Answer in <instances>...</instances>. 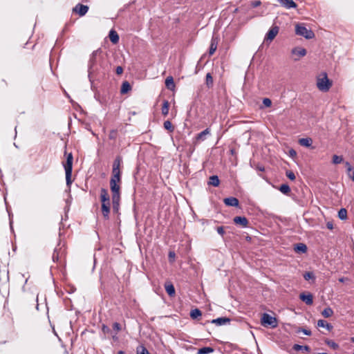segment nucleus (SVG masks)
<instances>
[{
	"instance_id": "f257e3e1",
	"label": "nucleus",
	"mask_w": 354,
	"mask_h": 354,
	"mask_svg": "<svg viewBox=\"0 0 354 354\" xmlns=\"http://www.w3.org/2000/svg\"><path fill=\"white\" fill-rule=\"evenodd\" d=\"M109 70V63L101 49L94 50L90 55L88 63V77L91 84L93 76L104 77Z\"/></svg>"
},
{
	"instance_id": "f03ea898",
	"label": "nucleus",
	"mask_w": 354,
	"mask_h": 354,
	"mask_svg": "<svg viewBox=\"0 0 354 354\" xmlns=\"http://www.w3.org/2000/svg\"><path fill=\"white\" fill-rule=\"evenodd\" d=\"M122 163V159L120 156H117L113 163L112 175L110 182L118 183L121 184V175L120 167Z\"/></svg>"
},
{
	"instance_id": "7ed1b4c3",
	"label": "nucleus",
	"mask_w": 354,
	"mask_h": 354,
	"mask_svg": "<svg viewBox=\"0 0 354 354\" xmlns=\"http://www.w3.org/2000/svg\"><path fill=\"white\" fill-rule=\"evenodd\" d=\"M73 155L71 153H68L66 158V162L64 165V167L65 169V174H66V185L70 189L71 185L72 183L71 181V175H72V171H73Z\"/></svg>"
},
{
	"instance_id": "20e7f679",
	"label": "nucleus",
	"mask_w": 354,
	"mask_h": 354,
	"mask_svg": "<svg viewBox=\"0 0 354 354\" xmlns=\"http://www.w3.org/2000/svg\"><path fill=\"white\" fill-rule=\"evenodd\" d=\"M332 86V82L328 78L326 73H323L322 77L317 78V86L319 91L326 92Z\"/></svg>"
},
{
	"instance_id": "39448f33",
	"label": "nucleus",
	"mask_w": 354,
	"mask_h": 354,
	"mask_svg": "<svg viewBox=\"0 0 354 354\" xmlns=\"http://www.w3.org/2000/svg\"><path fill=\"white\" fill-rule=\"evenodd\" d=\"M296 34L305 37L306 39H312L315 37L313 30L307 29L306 27L301 24H297L295 27Z\"/></svg>"
},
{
	"instance_id": "423d86ee",
	"label": "nucleus",
	"mask_w": 354,
	"mask_h": 354,
	"mask_svg": "<svg viewBox=\"0 0 354 354\" xmlns=\"http://www.w3.org/2000/svg\"><path fill=\"white\" fill-rule=\"evenodd\" d=\"M261 323L264 326H270L272 328H274L277 325L276 318L268 313H263L261 318Z\"/></svg>"
},
{
	"instance_id": "0eeeda50",
	"label": "nucleus",
	"mask_w": 354,
	"mask_h": 354,
	"mask_svg": "<svg viewBox=\"0 0 354 354\" xmlns=\"http://www.w3.org/2000/svg\"><path fill=\"white\" fill-rule=\"evenodd\" d=\"M110 188L113 198L120 197V183L110 182Z\"/></svg>"
},
{
	"instance_id": "6e6552de",
	"label": "nucleus",
	"mask_w": 354,
	"mask_h": 354,
	"mask_svg": "<svg viewBox=\"0 0 354 354\" xmlns=\"http://www.w3.org/2000/svg\"><path fill=\"white\" fill-rule=\"evenodd\" d=\"M88 10V6L82 3H77L73 8V12L77 13L81 17L85 15Z\"/></svg>"
},
{
	"instance_id": "1a4fd4ad",
	"label": "nucleus",
	"mask_w": 354,
	"mask_h": 354,
	"mask_svg": "<svg viewBox=\"0 0 354 354\" xmlns=\"http://www.w3.org/2000/svg\"><path fill=\"white\" fill-rule=\"evenodd\" d=\"M100 201L102 204H110V196L105 188L100 189Z\"/></svg>"
},
{
	"instance_id": "9d476101",
	"label": "nucleus",
	"mask_w": 354,
	"mask_h": 354,
	"mask_svg": "<svg viewBox=\"0 0 354 354\" xmlns=\"http://www.w3.org/2000/svg\"><path fill=\"white\" fill-rule=\"evenodd\" d=\"M279 27L273 26L267 32L265 39L272 41L278 34Z\"/></svg>"
},
{
	"instance_id": "9b49d317",
	"label": "nucleus",
	"mask_w": 354,
	"mask_h": 354,
	"mask_svg": "<svg viewBox=\"0 0 354 354\" xmlns=\"http://www.w3.org/2000/svg\"><path fill=\"white\" fill-rule=\"evenodd\" d=\"M299 299L307 305H312L313 303V297L311 294H305L302 292L299 295Z\"/></svg>"
},
{
	"instance_id": "f8f14e48",
	"label": "nucleus",
	"mask_w": 354,
	"mask_h": 354,
	"mask_svg": "<svg viewBox=\"0 0 354 354\" xmlns=\"http://www.w3.org/2000/svg\"><path fill=\"white\" fill-rule=\"evenodd\" d=\"M223 201L225 205L230 207H238L239 204V200L232 196L225 198Z\"/></svg>"
},
{
	"instance_id": "ddd939ff",
	"label": "nucleus",
	"mask_w": 354,
	"mask_h": 354,
	"mask_svg": "<svg viewBox=\"0 0 354 354\" xmlns=\"http://www.w3.org/2000/svg\"><path fill=\"white\" fill-rule=\"evenodd\" d=\"M279 3L287 9L295 8L297 7L296 3L293 0H278Z\"/></svg>"
},
{
	"instance_id": "4468645a",
	"label": "nucleus",
	"mask_w": 354,
	"mask_h": 354,
	"mask_svg": "<svg viewBox=\"0 0 354 354\" xmlns=\"http://www.w3.org/2000/svg\"><path fill=\"white\" fill-rule=\"evenodd\" d=\"M233 221L235 224L240 225L243 227H247L248 224V221L245 216H236Z\"/></svg>"
},
{
	"instance_id": "2eb2a0df",
	"label": "nucleus",
	"mask_w": 354,
	"mask_h": 354,
	"mask_svg": "<svg viewBox=\"0 0 354 354\" xmlns=\"http://www.w3.org/2000/svg\"><path fill=\"white\" fill-rule=\"evenodd\" d=\"M230 322V319L225 317H218L211 321V323L216 324L218 326H223Z\"/></svg>"
},
{
	"instance_id": "dca6fc26",
	"label": "nucleus",
	"mask_w": 354,
	"mask_h": 354,
	"mask_svg": "<svg viewBox=\"0 0 354 354\" xmlns=\"http://www.w3.org/2000/svg\"><path fill=\"white\" fill-rule=\"evenodd\" d=\"M210 134V130L209 128L205 129L201 133H198L196 136V142H202L206 139V136Z\"/></svg>"
},
{
	"instance_id": "f3484780",
	"label": "nucleus",
	"mask_w": 354,
	"mask_h": 354,
	"mask_svg": "<svg viewBox=\"0 0 354 354\" xmlns=\"http://www.w3.org/2000/svg\"><path fill=\"white\" fill-rule=\"evenodd\" d=\"M307 246L303 243H299L295 245L294 250L297 253H306L307 252Z\"/></svg>"
},
{
	"instance_id": "a211bd4d",
	"label": "nucleus",
	"mask_w": 354,
	"mask_h": 354,
	"mask_svg": "<svg viewBox=\"0 0 354 354\" xmlns=\"http://www.w3.org/2000/svg\"><path fill=\"white\" fill-rule=\"evenodd\" d=\"M165 288L169 296L172 297L175 295V288L171 282L165 283Z\"/></svg>"
},
{
	"instance_id": "6ab92c4d",
	"label": "nucleus",
	"mask_w": 354,
	"mask_h": 354,
	"mask_svg": "<svg viewBox=\"0 0 354 354\" xmlns=\"http://www.w3.org/2000/svg\"><path fill=\"white\" fill-rule=\"evenodd\" d=\"M292 53L293 55H297L299 57H304L306 55V50L301 47H296L292 49Z\"/></svg>"
},
{
	"instance_id": "aec40b11",
	"label": "nucleus",
	"mask_w": 354,
	"mask_h": 354,
	"mask_svg": "<svg viewBox=\"0 0 354 354\" xmlns=\"http://www.w3.org/2000/svg\"><path fill=\"white\" fill-rule=\"evenodd\" d=\"M102 213L106 220L109 218L110 204H102Z\"/></svg>"
},
{
	"instance_id": "412c9836",
	"label": "nucleus",
	"mask_w": 354,
	"mask_h": 354,
	"mask_svg": "<svg viewBox=\"0 0 354 354\" xmlns=\"http://www.w3.org/2000/svg\"><path fill=\"white\" fill-rule=\"evenodd\" d=\"M109 37L111 41L114 44H117L119 41V39H120L119 35L117 33V32L114 30H111L109 32Z\"/></svg>"
},
{
	"instance_id": "4be33fe9",
	"label": "nucleus",
	"mask_w": 354,
	"mask_h": 354,
	"mask_svg": "<svg viewBox=\"0 0 354 354\" xmlns=\"http://www.w3.org/2000/svg\"><path fill=\"white\" fill-rule=\"evenodd\" d=\"M165 86L170 91H173L174 89L175 84H174V78L171 76H169L166 78Z\"/></svg>"
},
{
	"instance_id": "5701e85b",
	"label": "nucleus",
	"mask_w": 354,
	"mask_h": 354,
	"mask_svg": "<svg viewBox=\"0 0 354 354\" xmlns=\"http://www.w3.org/2000/svg\"><path fill=\"white\" fill-rule=\"evenodd\" d=\"M317 326L326 328L328 331H330L333 328V326L330 324L327 323V322L324 319L318 320Z\"/></svg>"
},
{
	"instance_id": "b1692460",
	"label": "nucleus",
	"mask_w": 354,
	"mask_h": 354,
	"mask_svg": "<svg viewBox=\"0 0 354 354\" xmlns=\"http://www.w3.org/2000/svg\"><path fill=\"white\" fill-rule=\"evenodd\" d=\"M219 183H220V180H219L218 176L213 175L209 177V181H208V185H212L214 187H218L219 185Z\"/></svg>"
},
{
	"instance_id": "393cba45",
	"label": "nucleus",
	"mask_w": 354,
	"mask_h": 354,
	"mask_svg": "<svg viewBox=\"0 0 354 354\" xmlns=\"http://www.w3.org/2000/svg\"><path fill=\"white\" fill-rule=\"evenodd\" d=\"M299 143L301 146L310 147L312 145L313 140L310 138H303L299 140Z\"/></svg>"
},
{
	"instance_id": "a878e982",
	"label": "nucleus",
	"mask_w": 354,
	"mask_h": 354,
	"mask_svg": "<svg viewBox=\"0 0 354 354\" xmlns=\"http://www.w3.org/2000/svg\"><path fill=\"white\" fill-rule=\"evenodd\" d=\"M131 89V86L130 84L127 81H124L121 86L120 93L122 94H125L127 93Z\"/></svg>"
},
{
	"instance_id": "bb28decb",
	"label": "nucleus",
	"mask_w": 354,
	"mask_h": 354,
	"mask_svg": "<svg viewBox=\"0 0 354 354\" xmlns=\"http://www.w3.org/2000/svg\"><path fill=\"white\" fill-rule=\"evenodd\" d=\"M216 48H217V41H216V39L214 37H212V39L211 40V44L209 46V54L210 55H213L214 53V52L216 51Z\"/></svg>"
},
{
	"instance_id": "cd10ccee",
	"label": "nucleus",
	"mask_w": 354,
	"mask_h": 354,
	"mask_svg": "<svg viewBox=\"0 0 354 354\" xmlns=\"http://www.w3.org/2000/svg\"><path fill=\"white\" fill-rule=\"evenodd\" d=\"M169 103L167 100H164L162 106V114L167 116L169 113Z\"/></svg>"
},
{
	"instance_id": "c85d7f7f",
	"label": "nucleus",
	"mask_w": 354,
	"mask_h": 354,
	"mask_svg": "<svg viewBox=\"0 0 354 354\" xmlns=\"http://www.w3.org/2000/svg\"><path fill=\"white\" fill-rule=\"evenodd\" d=\"M279 190L283 194L288 195L290 192V187L288 184H282Z\"/></svg>"
},
{
	"instance_id": "c756f323",
	"label": "nucleus",
	"mask_w": 354,
	"mask_h": 354,
	"mask_svg": "<svg viewBox=\"0 0 354 354\" xmlns=\"http://www.w3.org/2000/svg\"><path fill=\"white\" fill-rule=\"evenodd\" d=\"M214 352V348L212 347H203L198 349L197 354H209Z\"/></svg>"
},
{
	"instance_id": "7c9ffc66",
	"label": "nucleus",
	"mask_w": 354,
	"mask_h": 354,
	"mask_svg": "<svg viewBox=\"0 0 354 354\" xmlns=\"http://www.w3.org/2000/svg\"><path fill=\"white\" fill-rule=\"evenodd\" d=\"M322 315L326 318L330 317L333 315V310L330 307L325 308L322 312Z\"/></svg>"
},
{
	"instance_id": "2f4dec72",
	"label": "nucleus",
	"mask_w": 354,
	"mask_h": 354,
	"mask_svg": "<svg viewBox=\"0 0 354 354\" xmlns=\"http://www.w3.org/2000/svg\"><path fill=\"white\" fill-rule=\"evenodd\" d=\"M202 315L201 311L198 308H195L191 310L190 317L193 319H197Z\"/></svg>"
},
{
	"instance_id": "473e14b6",
	"label": "nucleus",
	"mask_w": 354,
	"mask_h": 354,
	"mask_svg": "<svg viewBox=\"0 0 354 354\" xmlns=\"http://www.w3.org/2000/svg\"><path fill=\"white\" fill-rule=\"evenodd\" d=\"M120 197H116V198L112 197L113 209L117 212L119 209Z\"/></svg>"
},
{
	"instance_id": "72a5a7b5",
	"label": "nucleus",
	"mask_w": 354,
	"mask_h": 354,
	"mask_svg": "<svg viewBox=\"0 0 354 354\" xmlns=\"http://www.w3.org/2000/svg\"><path fill=\"white\" fill-rule=\"evenodd\" d=\"M338 217L340 220H346L347 218V211L345 208H341L339 210Z\"/></svg>"
},
{
	"instance_id": "f704fd0d",
	"label": "nucleus",
	"mask_w": 354,
	"mask_h": 354,
	"mask_svg": "<svg viewBox=\"0 0 354 354\" xmlns=\"http://www.w3.org/2000/svg\"><path fill=\"white\" fill-rule=\"evenodd\" d=\"M164 128L168 130L170 132H173L174 131V127H173L171 122L169 120H166L164 122Z\"/></svg>"
},
{
	"instance_id": "c9c22d12",
	"label": "nucleus",
	"mask_w": 354,
	"mask_h": 354,
	"mask_svg": "<svg viewBox=\"0 0 354 354\" xmlns=\"http://www.w3.org/2000/svg\"><path fill=\"white\" fill-rule=\"evenodd\" d=\"M293 349L295 351H301V350H304L306 351H310V348L308 346H301L299 344H295L293 346Z\"/></svg>"
},
{
	"instance_id": "e433bc0d",
	"label": "nucleus",
	"mask_w": 354,
	"mask_h": 354,
	"mask_svg": "<svg viewBox=\"0 0 354 354\" xmlns=\"http://www.w3.org/2000/svg\"><path fill=\"white\" fill-rule=\"evenodd\" d=\"M304 278L306 281H308L310 279H313V280L315 279V274L312 272H305L304 274Z\"/></svg>"
},
{
	"instance_id": "4c0bfd02",
	"label": "nucleus",
	"mask_w": 354,
	"mask_h": 354,
	"mask_svg": "<svg viewBox=\"0 0 354 354\" xmlns=\"http://www.w3.org/2000/svg\"><path fill=\"white\" fill-rule=\"evenodd\" d=\"M206 84L208 87H210L213 84V78L209 73L206 75Z\"/></svg>"
},
{
	"instance_id": "58836bf2",
	"label": "nucleus",
	"mask_w": 354,
	"mask_h": 354,
	"mask_svg": "<svg viewBox=\"0 0 354 354\" xmlns=\"http://www.w3.org/2000/svg\"><path fill=\"white\" fill-rule=\"evenodd\" d=\"M343 161L342 156H339L337 155H334L333 156V163L335 165L339 164Z\"/></svg>"
},
{
	"instance_id": "ea45409f",
	"label": "nucleus",
	"mask_w": 354,
	"mask_h": 354,
	"mask_svg": "<svg viewBox=\"0 0 354 354\" xmlns=\"http://www.w3.org/2000/svg\"><path fill=\"white\" fill-rule=\"evenodd\" d=\"M326 343L335 350L339 348V345L333 340H326Z\"/></svg>"
},
{
	"instance_id": "a19ab883",
	"label": "nucleus",
	"mask_w": 354,
	"mask_h": 354,
	"mask_svg": "<svg viewBox=\"0 0 354 354\" xmlns=\"http://www.w3.org/2000/svg\"><path fill=\"white\" fill-rule=\"evenodd\" d=\"M137 354H149V353L145 346H140L137 348Z\"/></svg>"
},
{
	"instance_id": "79ce46f5",
	"label": "nucleus",
	"mask_w": 354,
	"mask_h": 354,
	"mask_svg": "<svg viewBox=\"0 0 354 354\" xmlns=\"http://www.w3.org/2000/svg\"><path fill=\"white\" fill-rule=\"evenodd\" d=\"M286 175L291 180H295L296 178L295 174L290 170L286 171Z\"/></svg>"
},
{
	"instance_id": "37998d69",
	"label": "nucleus",
	"mask_w": 354,
	"mask_h": 354,
	"mask_svg": "<svg viewBox=\"0 0 354 354\" xmlns=\"http://www.w3.org/2000/svg\"><path fill=\"white\" fill-rule=\"evenodd\" d=\"M52 259L54 262H57L59 261V252L57 248H55L54 250Z\"/></svg>"
},
{
	"instance_id": "c03bdc74",
	"label": "nucleus",
	"mask_w": 354,
	"mask_h": 354,
	"mask_svg": "<svg viewBox=\"0 0 354 354\" xmlns=\"http://www.w3.org/2000/svg\"><path fill=\"white\" fill-rule=\"evenodd\" d=\"M299 332H302L304 335H308V336H310L311 335V331L310 330H308L306 328H299L297 330V333H299Z\"/></svg>"
},
{
	"instance_id": "a18cd8bd",
	"label": "nucleus",
	"mask_w": 354,
	"mask_h": 354,
	"mask_svg": "<svg viewBox=\"0 0 354 354\" xmlns=\"http://www.w3.org/2000/svg\"><path fill=\"white\" fill-rule=\"evenodd\" d=\"M113 328L114 330H115V334L118 333V331H120L121 330V326L119 323L118 322H114L113 324Z\"/></svg>"
},
{
	"instance_id": "49530a36",
	"label": "nucleus",
	"mask_w": 354,
	"mask_h": 354,
	"mask_svg": "<svg viewBox=\"0 0 354 354\" xmlns=\"http://www.w3.org/2000/svg\"><path fill=\"white\" fill-rule=\"evenodd\" d=\"M263 104L266 107H270L272 105V102L269 98H264L263 100Z\"/></svg>"
},
{
	"instance_id": "de8ad7c7",
	"label": "nucleus",
	"mask_w": 354,
	"mask_h": 354,
	"mask_svg": "<svg viewBox=\"0 0 354 354\" xmlns=\"http://www.w3.org/2000/svg\"><path fill=\"white\" fill-rule=\"evenodd\" d=\"M216 232H218V234H220L221 236H223L224 234H225V231H224V227L223 226H218L216 228Z\"/></svg>"
},
{
	"instance_id": "09e8293b",
	"label": "nucleus",
	"mask_w": 354,
	"mask_h": 354,
	"mask_svg": "<svg viewBox=\"0 0 354 354\" xmlns=\"http://www.w3.org/2000/svg\"><path fill=\"white\" fill-rule=\"evenodd\" d=\"M102 331L104 334H108V333H111V329L106 325L103 324L102 326Z\"/></svg>"
},
{
	"instance_id": "8fccbe9b",
	"label": "nucleus",
	"mask_w": 354,
	"mask_h": 354,
	"mask_svg": "<svg viewBox=\"0 0 354 354\" xmlns=\"http://www.w3.org/2000/svg\"><path fill=\"white\" fill-rule=\"evenodd\" d=\"M95 99L98 101L100 104H103L104 103V100L101 99L100 94L98 93H95L94 95Z\"/></svg>"
},
{
	"instance_id": "3c124183",
	"label": "nucleus",
	"mask_w": 354,
	"mask_h": 354,
	"mask_svg": "<svg viewBox=\"0 0 354 354\" xmlns=\"http://www.w3.org/2000/svg\"><path fill=\"white\" fill-rule=\"evenodd\" d=\"M116 133H117V131L115 130H112L111 131L110 133H109V139L111 140H114L116 138Z\"/></svg>"
},
{
	"instance_id": "603ef678",
	"label": "nucleus",
	"mask_w": 354,
	"mask_h": 354,
	"mask_svg": "<svg viewBox=\"0 0 354 354\" xmlns=\"http://www.w3.org/2000/svg\"><path fill=\"white\" fill-rule=\"evenodd\" d=\"M122 72H123V68H122V66H118V67L116 68V69H115V73H116V74H118V75H120V74H122Z\"/></svg>"
},
{
	"instance_id": "864d4df0",
	"label": "nucleus",
	"mask_w": 354,
	"mask_h": 354,
	"mask_svg": "<svg viewBox=\"0 0 354 354\" xmlns=\"http://www.w3.org/2000/svg\"><path fill=\"white\" fill-rule=\"evenodd\" d=\"M260 4H261V1H254L251 3L252 7H254V8L259 6Z\"/></svg>"
},
{
	"instance_id": "5fc2aeb1",
	"label": "nucleus",
	"mask_w": 354,
	"mask_h": 354,
	"mask_svg": "<svg viewBox=\"0 0 354 354\" xmlns=\"http://www.w3.org/2000/svg\"><path fill=\"white\" fill-rule=\"evenodd\" d=\"M169 258L170 261L174 260V258H175V252H169Z\"/></svg>"
},
{
	"instance_id": "6e6d98bb",
	"label": "nucleus",
	"mask_w": 354,
	"mask_h": 354,
	"mask_svg": "<svg viewBox=\"0 0 354 354\" xmlns=\"http://www.w3.org/2000/svg\"><path fill=\"white\" fill-rule=\"evenodd\" d=\"M345 165H346V168H347V171H348V172H351V171H352V167H351V165H350V163H349L348 162H346Z\"/></svg>"
},
{
	"instance_id": "4d7b16f0",
	"label": "nucleus",
	"mask_w": 354,
	"mask_h": 354,
	"mask_svg": "<svg viewBox=\"0 0 354 354\" xmlns=\"http://www.w3.org/2000/svg\"><path fill=\"white\" fill-rule=\"evenodd\" d=\"M326 227H327V228H328V229H329V230H332V229L333 228V223H330V222H328V223H326Z\"/></svg>"
},
{
	"instance_id": "13d9d810",
	"label": "nucleus",
	"mask_w": 354,
	"mask_h": 354,
	"mask_svg": "<svg viewBox=\"0 0 354 354\" xmlns=\"http://www.w3.org/2000/svg\"><path fill=\"white\" fill-rule=\"evenodd\" d=\"M1 82L6 86H8V82L5 80V79H2L1 80Z\"/></svg>"
},
{
	"instance_id": "bf43d9fd",
	"label": "nucleus",
	"mask_w": 354,
	"mask_h": 354,
	"mask_svg": "<svg viewBox=\"0 0 354 354\" xmlns=\"http://www.w3.org/2000/svg\"><path fill=\"white\" fill-rule=\"evenodd\" d=\"M349 176L352 180L354 181V171L351 174L349 173Z\"/></svg>"
},
{
	"instance_id": "052dcab7",
	"label": "nucleus",
	"mask_w": 354,
	"mask_h": 354,
	"mask_svg": "<svg viewBox=\"0 0 354 354\" xmlns=\"http://www.w3.org/2000/svg\"><path fill=\"white\" fill-rule=\"evenodd\" d=\"M346 279L344 277H342L339 279V281L341 283H344Z\"/></svg>"
},
{
	"instance_id": "680f3d73",
	"label": "nucleus",
	"mask_w": 354,
	"mask_h": 354,
	"mask_svg": "<svg viewBox=\"0 0 354 354\" xmlns=\"http://www.w3.org/2000/svg\"><path fill=\"white\" fill-rule=\"evenodd\" d=\"M290 154H291V155H296V152H295L293 149H292V150L290 151Z\"/></svg>"
},
{
	"instance_id": "e2e57ef3",
	"label": "nucleus",
	"mask_w": 354,
	"mask_h": 354,
	"mask_svg": "<svg viewBox=\"0 0 354 354\" xmlns=\"http://www.w3.org/2000/svg\"><path fill=\"white\" fill-rule=\"evenodd\" d=\"M118 354H124V353L122 351H119Z\"/></svg>"
},
{
	"instance_id": "0e129e2a",
	"label": "nucleus",
	"mask_w": 354,
	"mask_h": 354,
	"mask_svg": "<svg viewBox=\"0 0 354 354\" xmlns=\"http://www.w3.org/2000/svg\"><path fill=\"white\" fill-rule=\"evenodd\" d=\"M351 342H352L353 343H354V336H353V337H351Z\"/></svg>"
},
{
	"instance_id": "69168bd1",
	"label": "nucleus",
	"mask_w": 354,
	"mask_h": 354,
	"mask_svg": "<svg viewBox=\"0 0 354 354\" xmlns=\"http://www.w3.org/2000/svg\"><path fill=\"white\" fill-rule=\"evenodd\" d=\"M259 170H261V171H263V170H264V168H263V167H262V168H261V167H259Z\"/></svg>"
},
{
	"instance_id": "338daca9",
	"label": "nucleus",
	"mask_w": 354,
	"mask_h": 354,
	"mask_svg": "<svg viewBox=\"0 0 354 354\" xmlns=\"http://www.w3.org/2000/svg\"><path fill=\"white\" fill-rule=\"evenodd\" d=\"M113 339H118V338H117V337H116L115 335H113Z\"/></svg>"
},
{
	"instance_id": "774afa93",
	"label": "nucleus",
	"mask_w": 354,
	"mask_h": 354,
	"mask_svg": "<svg viewBox=\"0 0 354 354\" xmlns=\"http://www.w3.org/2000/svg\"><path fill=\"white\" fill-rule=\"evenodd\" d=\"M317 354H327L326 353H319Z\"/></svg>"
}]
</instances>
